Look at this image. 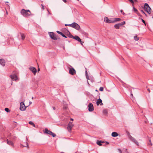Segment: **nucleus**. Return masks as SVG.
Masks as SVG:
<instances>
[{
	"label": "nucleus",
	"mask_w": 153,
	"mask_h": 153,
	"mask_svg": "<svg viewBox=\"0 0 153 153\" xmlns=\"http://www.w3.org/2000/svg\"><path fill=\"white\" fill-rule=\"evenodd\" d=\"M49 35L50 37L53 40H57L58 38H57L56 36L54 33L53 32H50L49 33Z\"/></svg>",
	"instance_id": "nucleus-8"
},
{
	"label": "nucleus",
	"mask_w": 153,
	"mask_h": 153,
	"mask_svg": "<svg viewBox=\"0 0 153 153\" xmlns=\"http://www.w3.org/2000/svg\"><path fill=\"white\" fill-rule=\"evenodd\" d=\"M65 102L63 103L64 106L63 107V109L64 110H66L68 109V107L67 105L65 104Z\"/></svg>",
	"instance_id": "nucleus-22"
},
{
	"label": "nucleus",
	"mask_w": 153,
	"mask_h": 153,
	"mask_svg": "<svg viewBox=\"0 0 153 153\" xmlns=\"http://www.w3.org/2000/svg\"><path fill=\"white\" fill-rule=\"evenodd\" d=\"M104 21L107 23H113V21L109 20L108 18L107 17H105L104 18Z\"/></svg>",
	"instance_id": "nucleus-12"
},
{
	"label": "nucleus",
	"mask_w": 153,
	"mask_h": 153,
	"mask_svg": "<svg viewBox=\"0 0 153 153\" xmlns=\"http://www.w3.org/2000/svg\"><path fill=\"white\" fill-rule=\"evenodd\" d=\"M51 131L48 130L47 128H45V133H46L48 134H50Z\"/></svg>",
	"instance_id": "nucleus-20"
},
{
	"label": "nucleus",
	"mask_w": 153,
	"mask_h": 153,
	"mask_svg": "<svg viewBox=\"0 0 153 153\" xmlns=\"http://www.w3.org/2000/svg\"><path fill=\"white\" fill-rule=\"evenodd\" d=\"M152 18H153V16H152Z\"/></svg>",
	"instance_id": "nucleus-59"
},
{
	"label": "nucleus",
	"mask_w": 153,
	"mask_h": 153,
	"mask_svg": "<svg viewBox=\"0 0 153 153\" xmlns=\"http://www.w3.org/2000/svg\"><path fill=\"white\" fill-rule=\"evenodd\" d=\"M96 91H97V90H96Z\"/></svg>",
	"instance_id": "nucleus-58"
},
{
	"label": "nucleus",
	"mask_w": 153,
	"mask_h": 153,
	"mask_svg": "<svg viewBox=\"0 0 153 153\" xmlns=\"http://www.w3.org/2000/svg\"><path fill=\"white\" fill-rule=\"evenodd\" d=\"M106 143L107 144H109V143L108 142H106Z\"/></svg>",
	"instance_id": "nucleus-49"
},
{
	"label": "nucleus",
	"mask_w": 153,
	"mask_h": 153,
	"mask_svg": "<svg viewBox=\"0 0 153 153\" xmlns=\"http://www.w3.org/2000/svg\"><path fill=\"white\" fill-rule=\"evenodd\" d=\"M32 99H33V97H32Z\"/></svg>",
	"instance_id": "nucleus-57"
},
{
	"label": "nucleus",
	"mask_w": 153,
	"mask_h": 153,
	"mask_svg": "<svg viewBox=\"0 0 153 153\" xmlns=\"http://www.w3.org/2000/svg\"><path fill=\"white\" fill-rule=\"evenodd\" d=\"M102 100L100 98H99L97 100V105H98L100 103V105H103V103H102Z\"/></svg>",
	"instance_id": "nucleus-16"
},
{
	"label": "nucleus",
	"mask_w": 153,
	"mask_h": 153,
	"mask_svg": "<svg viewBox=\"0 0 153 153\" xmlns=\"http://www.w3.org/2000/svg\"><path fill=\"white\" fill-rule=\"evenodd\" d=\"M5 3H8V1H6V2H5Z\"/></svg>",
	"instance_id": "nucleus-52"
},
{
	"label": "nucleus",
	"mask_w": 153,
	"mask_h": 153,
	"mask_svg": "<svg viewBox=\"0 0 153 153\" xmlns=\"http://www.w3.org/2000/svg\"><path fill=\"white\" fill-rule=\"evenodd\" d=\"M41 6H42V9L43 10H44L45 9L44 8V5L42 4H41Z\"/></svg>",
	"instance_id": "nucleus-37"
},
{
	"label": "nucleus",
	"mask_w": 153,
	"mask_h": 153,
	"mask_svg": "<svg viewBox=\"0 0 153 153\" xmlns=\"http://www.w3.org/2000/svg\"><path fill=\"white\" fill-rule=\"evenodd\" d=\"M103 112L105 114H107L108 113L107 111L106 110H104L103 111Z\"/></svg>",
	"instance_id": "nucleus-33"
},
{
	"label": "nucleus",
	"mask_w": 153,
	"mask_h": 153,
	"mask_svg": "<svg viewBox=\"0 0 153 153\" xmlns=\"http://www.w3.org/2000/svg\"><path fill=\"white\" fill-rule=\"evenodd\" d=\"M20 13L23 16L26 17L29 16L31 15L30 10H26L24 9H22L21 10Z\"/></svg>",
	"instance_id": "nucleus-1"
},
{
	"label": "nucleus",
	"mask_w": 153,
	"mask_h": 153,
	"mask_svg": "<svg viewBox=\"0 0 153 153\" xmlns=\"http://www.w3.org/2000/svg\"><path fill=\"white\" fill-rule=\"evenodd\" d=\"M147 90L149 91V93H150V90L149 89H147Z\"/></svg>",
	"instance_id": "nucleus-45"
},
{
	"label": "nucleus",
	"mask_w": 153,
	"mask_h": 153,
	"mask_svg": "<svg viewBox=\"0 0 153 153\" xmlns=\"http://www.w3.org/2000/svg\"><path fill=\"white\" fill-rule=\"evenodd\" d=\"M48 12L49 13V14H50V12H49V11L48 10Z\"/></svg>",
	"instance_id": "nucleus-55"
},
{
	"label": "nucleus",
	"mask_w": 153,
	"mask_h": 153,
	"mask_svg": "<svg viewBox=\"0 0 153 153\" xmlns=\"http://www.w3.org/2000/svg\"><path fill=\"white\" fill-rule=\"evenodd\" d=\"M65 29L69 33V34H68V36L70 38L73 39L74 36L71 34L69 31L67 29L65 28Z\"/></svg>",
	"instance_id": "nucleus-17"
},
{
	"label": "nucleus",
	"mask_w": 153,
	"mask_h": 153,
	"mask_svg": "<svg viewBox=\"0 0 153 153\" xmlns=\"http://www.w3.org/2000/svg\"><path fill=\"white\" fill-rule=\"evenodd\" d=\"M85 69H86V71H85V75H86V76H88V75L87 71V69L86 68H85Z\"/></svg>",
	"instance_id": "nucleus-35"
},
{
	"label": "nucleus",
	"mask_w": 153,
	"mask_h": 153,
	"mask_svg": "<svg viewBox=\"0 0 153 153\" xmlns=\"http://www.w3.org/2000/svg\"><path fill=\"white\" fill-rule=\"evenodd\" d=\"M71 25V24H65V26H70V27H71V25Z\"/></svg>",
	"instance_id": "nucleus-38"
},
{
	"label": "nucleus",
	"mask_w": 153,
	"mask_h": 153,
	"mask_svg": "<svg viewBox=\"0 0 153 153\" xmlns=\"http://www.w3.org/2000/svg\"><path fill=\"white\" fill-rule=\"evenodd\" d=\"M120 12L121 13H122L123 12V10H120Z\"/></svg>",
	"instance_id": "nucleus-47"
},
{
	"label": "nucleus",
	"mask_w": 153,
	"mask_h": 153,
	"mask_svg": "<svg viewBox=\"0 0 153 153\" xmlns=\"http://www.w3.org/2000/svg\"><path fill=\"white\" fill-rule=\"evenodd\" d=\"M26 107L25 106L24 103L23 102H21L20 104V109L21 111H24L26 108Z\"/></svg>",
	"instance_id": "nucleus-9"
},
{
	"label": "nucleus",
	"mask_w": 153,
	"mask_h": 153,
	"mask_svg": "<svg viewBox=\"0 0 153 153\" xmlns=\"http://www.w3.org/2000/svg\"><path fill=\"white\" fill-rule=\"evenodd\" d=\"M25 145L21 144L22 146L23 147H27L28 148H29V146L28 144V143L27 142H26L25 143Z\"/></svg>",
	"instance_id": "nucleus-26"
},
{
	"label": "nucleus",
	"mask_w": 153,
	"mask_h": 153,
	"mask_svg": "<svg viewBox=\"0 0 153 153\" xmlns=\"http://www.w3.org/2000/svg\"><path fill=\"white\" fill-rule=\"evenodd\" d=\"M40 71V69L39 68L38 69V71Z\"/></svg>",
	"instance_id": "nucleus-51"
},
{
	"label": "nucleus",
	"mask_w": 153,
	"mask_h": 153,
	"mask_svg": "<svg viewBox=\"0 0 153 153\" xmlns=\"http://www.w3.org/2000/svg\"><path fill=\"white\" fill-rule=\"evenodd\" d=\"M6 14H7H7H8V13H7V11H6Z\"/></svg>",
	"instance_id": "nucleus-53"
},
{
	"label": "nucleus",
	"mask_w": 153,
	"mask_h": 153,
	"mask_svg": "<svg viewBox=\"0 0 153 153\" xmlns=\"http://www.w3.org/2000/svg\"><path fill=\"white\" fill-rule=\"evenodd\" d=\"M141 12L142 13H143V14H145L146 16V13H145V12H144V11L143 10H141Z\"/></svg>",
	"instance_id": "nucleus-40"
},
{
	"label": "nucleus",
	"mask_w": 153,
	"mask_h": 153,
	"mask_svg": "<svg viewBox=\"0 0 153 153\" xmlns=\"http://www.w3.org/2000/svg\"><path fill=\"white\" fill-rule=\"evenodd\" d=\"M144 9L149 14H150L151 9L147 3H145V4Z\"/></svg>",
	"instance_id": "nucleus-2"
},
{
	"label": "nucleus",
	"mask_w": 153,
	"mask_h": 153,
	"mask_svg": "<svg viewBox=\"0 0 153 153\" xmlns=\"http://www.w3.org/2000/svg\"><path fill=\"white\" fill-rule=\"evenodd\" d=\"M142 22H143V23L145 24V25H146L145 21L143 19H142Z\"/></svg>",
	"instance_id": "nucleus-39"
},
{
	"label": "nucleus",
	"mask_w": 153,
	"mask_h": 153,
	"mask_svg": "<svg viewBox=\"0 0 153 153\" xmlns=\"http://www.w3.org/2000/svg\"><path fill=\"white\" fill-rule=\"evenodd\" d=\"M5 110L7 112H9L10 111L9 109L8 108H5Z\"/></svg>",
	"instance_id": "nucleus-31"
},
{
	"label": "nucleus",
	"mask_w": 153,
	"mask_h": 153,
	"mask_svg": "<svg viewBox=\"0 0 153 153\" xmlns=\"http://www.w3.org/2000/svg\"><path fill=\"white\" fill-rule=\"evenodd\" d=\"M56 32L59 34L61 35L62 37L67 38V37L66 36H65L63 33H62V32L57 31Z\"/></svg>",
	"instance_id": "nucleus-21"
},
{
	"label": "nucleus",
	"mask_w": 153,
	"mask_h": 153,
	"mask_svg": "<svg viewBox=\"0 0 153 153\" xmlns=\"http://www.w3.org/2000/svg\"><path fill=\"white\" fill-rule=\"evenodd\" d=\"M121 20V19L120 18H115L114 21H113V23L116 22H118Z\"/></svg>",
	"instance_id": "nucleus-24"
},
{
	"label": "nucleus",
	"mask_w": 153,
	"mask_h": 153,
	"mask_svg": "<svg viewBox=\"0 0 153 153\" xmlns=\"http://www.w3.org/2000/svg\"><path fill=\"white\" fill-rule=\"evenodd\" d=\"M74 39H75V40H77L79 42H81V43L82 45V41L81 39H80V38L77 36H74Z\"/></svg>",
	"instance_id": "nucleus-13"
},
{
	"label": "nucleus",
	"mask_w": 153,
	"mask_h": 153,
	"mask_svg": "<svg viewBox=\"0 0 153 153\" xmlns=\"http://www.w3.org/2000/svg\"><path fill=\"white\" fill-rule=\"evenodd\" d=\"M111 136L114 137H116L118 136V133L115 132H113L111 134Z\"/></svg>",
	"instance_id": "nucleus-19"
},
{
	"label": "nucleus",
	"mask_w": 153,
	"mask_h": 153,
	"mask_svg": "<svg viewBox=\"0 0 153 153\" xmlns=\"http://www.w3.org/2000/svg\"><path fill=\"white\" fill-rule=\"evenodd\" d=\"M131 3L133 4H134V1L133 0H128Z\"/></svg>",
	"instance_id": "nucleus-34"
},
{
	"label": "nucleus",
	"mask_w": 153,
	"mask_h": 153,
	"mask_svg": "<svg viewBox=\"0 0 153 153\" xmlns=\"http://www.w3.org/2000/svg\"><path fill=\"white\" fill-rule=\"evenodd\" d=\"M149 143L150 144V146H152V143H151V141L150 140H149Z\"/></svg>",
	"instance_id": "nucleus-41"
},
{
	"label": "nucleus",
	"mask_w": 153,
	"mask_h": 153,
	"mask_svg": "<svg viewBox=\"0 0 153 153\" xmlns=\"http://www.w3.org/2000/svg\"><path fill=\"white\" fill-rule=\"evenodd\" d=\"M20 34L21 36L22 39V40H24L25 38V36L24 34L21 33H20Z\"/></svg>",
	"instance_id": "nucleus-25"
},
{
	"label": "nucleus",
	"mask_w": 153,
	"mask_h": 153,
	"mask_svg": "<svg viewBox=\"0 0 153 153\" xmlns=\"http://www.w3.org/2000/svg\"><path fill=\"white\" fill-rule=\"evenodd\" d=\"M7 143L9 145L11 146H13V143L11 141L8 140V139L7 140Z\"/></svg>",
	"instance_id": "nucleus-18"
},
{
	"label": "nucleus",
	"mask_w": 153,
	"mask_h": 153,
	"mask_svg": "<svg viewBox=\"0 0 153 153\" xmlns=\"http://www.w3.org/2000/svg\"><path fill=\"white\" fill-rule=\"evenodd\" d=\"M10 77L13 80H16L18 79L17 76L15 74L10 75Z\"/></svg>",
	"instance_id": "nucleus-14"
},
{
	"label": "nucleus",
	"mask_w": 153,
	"mask_h": 153,
	"mask_svg": "<svg viewBox=\"0 0 153 153\" xmlns=\"http://www.w3.org/2000/svg\"><path fill=\"white\" fill-rule=\"evenodd\" d=\"M118 150L120 153H122V151L121 149H118Z\"/></svg>",
	"instance_id": "nucleus-36"
},
{
	"label": "nucleus",
	"mask_w": 153,
	"mask_h": 153,
	"mask_svg": "<svg viewBox=\"0 0 153 153\" xmlns=\"http://www.w3.org/2000/svg\"><path fill=\"white\" fill-rule=\"evenodd\" d=\"M132 5L133 6V9L135 13H137V9L134 7L133 4H132Z\"/></svg>",
	"instance_id": "nucleus-29"
},
{
	"label": "nucleus",
	"mask_w": 153,
	"mask_h": 153,
	"mask_svg": "<svg viewBox=\"0 0 153 153\" xmlns=\"http://www.w3.org/2000/svg\"><path fill=\"white\" fill-rule=\"evenodd\" d=\"M104 142L102 141L97 140V144L100 146H101L102 145V143H103Z\"/></svg>",
	"instance_id": "nucleus-23"
},
{
	"label": "nucleus",
	"mask_w": 153,
	"mask_h": 153,
	"mask_svg": "<svg viewBox=\"0 0 153 153\" xmlns=\"http://www.w3.org/2000/svg\"><path fill=\"white\" fill-rule=\"evenodd\" d=\"M122 14H123V15H126V14L124 12H123L122 13Z\"/></svg>",
	"instance_id": "nucleus-44"
},
{
	"label": "nucleus",
	"mask_w": 153,
	"mask_h": 153,
	"mask_svg": "<svg viewBox=\"0 0 153 153\" xmlns=\"http://www.w3.org/2000/svg\"><path fill=\"white\" fill-rule=\"evenodd\" d=\"M0 64L3 66H5V62L4 60L3 59H0Z\"/></svg>",
	"instance_id": "nucleus-15"
},
{
	"label": "nucleus",
	"mask_w": 153,
	"mask_h": 153,
	"mask_svg": "<svg viewBox=\"0 0 153 153\" xmlns=\"http://www.w3.org/2000/svg\"><path fill=\"white\" fill-rule=\"evenodd\" d=\"M104 88L103 87H100V88L99 90L100 91H103Z\"/></svg>",
	"instance_id": "nucleus-32"
},
{
	"label": "nucleus",
	"mask_w": 153,
	"mask_h": 153,
	"mask_svg": "<svg viewBox=\"0 0 153 153\" xmlns=\"http://www.w3.org/2000/svg\"><path fill=\"white\" fill-rule=\"evenodd\" d=\"M71 120L73 121V119L72 118H71Z\"/></svg>",
	"instance_id": "nucleus-50"
},
{
	"label": "nucleus",
	"mask_w": 153,
	"mask_h": 153,
	"mask_svg": "<svg viewBox=\"0 0 153 153\" xmlns=\"http://www.w3.org/2000/svg\"><path fill=\"white\" fill-rule=\"evenodd\" d=\"M131 95L132 96H133V94H132V93H131Z\"/></svg>",
	"instance_id": "nucleus-54"
},
{
	"label": "nucleus",
	"mask_w": 153,
	"mask_h": 153,
	"mask_svg": "<svg viewBox=\"0 0 153 153\" xmlns=\"http://www.w3.org/2000/svg\"><path fill=\"white\" fill-rule=\"evenodd\" d=\"M74 125L72 123V122H69L67 126V128L68 131L70 132H71L72 128L74 126Z\"/></svg>",
	"instance_id": "nucleus-7"
},
{
	"label": "nucleus",
	"mask_w": 153,
	"mask_h": 153,
	"mask_svg": "<svg viewBox=\"0 0 153 153\" xmlns=\"http://www.w3.org/2000/svg\"><path fill=\"white\" fill-rule=\"evenodd\" d=\"M86 77L87 79H89V76L88 75V76H86Z\"/></svg>",
	"instance_id": "nucleus-42"
},
{
	"label": "nucleus",
	"mask_w": 153,
	"mask_h": 153,
	"mask_svg": "<svg viewBox=\"0 0 153 153\" xmlns=\"http://www.w3.org/2000/svg\"><path fill=\"white\" fill-rule=\"evenodd\" d=\"M29 124L32 125L33 127H35V125L34 123L32 121H30L29 122Z\"/></svg>",
	"instance_id": "nucleus-28"
},
{
	"label": "nucleus",
	"mask_w": 153,
	"mask_h": 153,
	"mask_svg": "<svg viewBox=\"0 0 153 153\" xmlns=\"http://www.w3.org/2000/svg\"><path fill=\"white\" fill-rule=\"evenodd\" d=\"M70 66L71 68H69V74L72 75H74L76 73L75 70L71 65H70Z\"/></svg>",
	"instance_id": "nucleus-5"
},
{
	"label": "nucleus",
	"mask_w": 153,
	"mask_h": 153,
	"mask_svg": "<svg viewBox=\"0 0 153 153\" xmlns=\"http://www.w3.org/2000/svg\"><path fill=\"white\" fill-rule=\"evenodd\" d=\"M128 137L129 139L132 141L134 142L135 143L137 146H139V144L138 142L136 139L133 137H132L128 132Z\"/></svg>",
	"instance_id": "nucleus-3"
},
{
	"label": "nucleus",
	"mask_w": 153,
	"mask_h": 153,
	"mask_svg": "<svg viewBox=\"0 0 153 153\" xmlns=\"http://www.w3.org/2000/svg\"><path fill=\"white\" fill-rule=\"evenodd\" d=\"M29 103H30V104H31V103H32V102H29Z\"/></svg>",
	"instance_id": "nucleus-56"
},
{
	"label": "nucleus",
	"mask_w": 153,
	"mask_h": 153,
	"mask_svg": "<svg viewBox=\"0 0 153 153\" xmlns=\"http://www.w3.org/2000/svg\"><path fill=\"white\" fill-rule=\"evenodd\" d=\"M126 22L125 21H123L121 23H119L117 24H116L114 25V27L116 29H119L120 27L122 25H125Z\"/></svg>",
	"instance_id": "nucleus-6"
},
{
	"label": "nucleus",
	"mask_w": 153,
	"mask_h": 153,
	"mask_svg": "<svg viewBox=\"0 0 153 153\" xmlns=\"http://www.w3.org/2000/svg\"><path fill=\"white\" fill-rule=\"evenodd\" d=\"M29 69L32 73L34 75H35L37 72V70L36 69L33 67H31L29 68Z\"/></svg>",
	"instance_id": "nucleus-10"
},
{
	"label": "nucleus",
	"mask_w": 153,
	"mask_h": 153,
	"mask_svg": "<svg viewBox=\"0 0 153 153\" xmlns=\"http://www.w3.org/2000/svg\"><path fill=\"white\" fill-rule=\"evenodd\" d=\"M134 1H135V2H138V1L137 0H134Z\"/></svg>",
	"instance_id": "nucleus-46"
},
{
	"label": "nucleus",
	"mask_w": 153,
	"mask_h": 153,
	"mask_svg": "<svg viewBox=\"0 0 153 153\" xmlns=\"http://www.w3.org/2000/svg\"><path fill=\"white\" fill-rule=\"evenodd\" d=\"M49 135H52L53 137H55L56 136L55 134L53 133L52 131L51 132L50 134Z\"/></svg>",
	"instance_id": "nucleus-27"
},
{
	"label": "nucleus",
	"mask_w": 153,
	"mask_h": 153,
	"mask_svg": "<svg viewBox=\"0 0 153 153\" xmlns=\"http://www.w3.org/2000/svg\"><path fill=\"white\" fill-rule=\"evenodd\" d=\"M65 3H66L67 2L66 0H62Z\"/></svg>",
	"instance_id": "nucleus-43"
},
{
	"label": "nucleus",
	"mask_w": 153,
	"mask_h": 153,
	"mask_svg": "<svg viewBox=\"0 0 153 153\" xmlns=\"http://www.w3.org/2000/svg\"><path fill=\"white\" fill-rule=\"evenodd\" d=\"M53 110H55V107H53Z\"/></svg>",
	"instance_id": "nucleus-48"
},
{
	"label": "nucleus",
	"mask_w": 153,
	"mask_h": 153,
	"mask_svg": "<svg viewBox=\"0 0 153 153\" xmlns=\"http://www.w3.org/2000/svg\"><path fill=\"white\" fill-rule=\"evenodd\" d=\"M71 27L75 28V29L79 30L80 29V27L79 25L75 22H74L71 24Z\"/></svg>",
	"instance_id": "nucleus-4"
},
{
	"label": "nucleus",
	"mask_w": 153,
	"mask_h": 153,
	"mask_svg": "<svg viewBox=\"0 0 153 153\" xmlns=\"http://www.w3.org/2000/svg\"><path fill=\"white\" fill-rule=\"evenodd\" d=\"M88 111H89L91 112L94 110L93 105L91 103H90L88 105Z\"/></svg>",
	"instance_id": "nucleus-11"
},
{
	"label": "nucleus",
	"mask_w": 153,
	"mask_h": 153,
	"mask_svg": "<svg viewBox=\"0 0 153 153\" xmlns=\"http://www.w3.org/2000/svg\"><path fill=\"white\" fill-rule=\"evenodd\" d=\"M134 39L135 40L137 41L139 39V37L137 36H134Z\"/></svg>",
	"instance_id": "nucleus-30"
}]
</instances>
